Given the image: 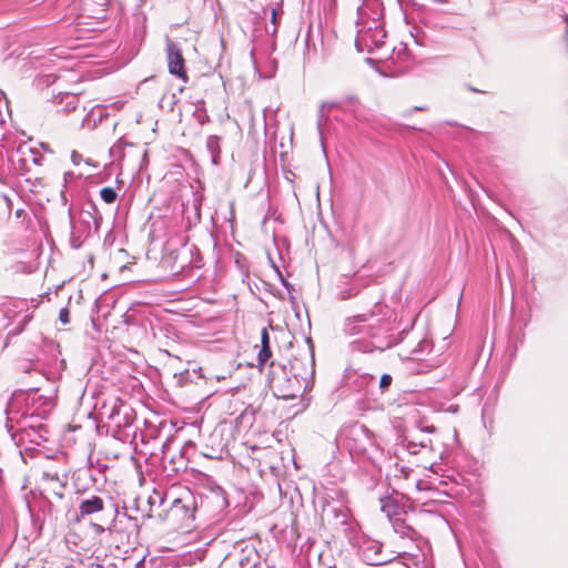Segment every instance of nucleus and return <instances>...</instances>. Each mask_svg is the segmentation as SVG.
Listing matches in <instances>:
<instances>
[{"label": "nucleus", "instance_id": "nucleus-1", "mask_svg": "<svg viewBox=\"0 0 568 568\" xmlns=\"http://www.w3.org/2000/svg\"><path fill=\"white\" fill-rule=\"evenodd\" d=\"M166 59L169 72L186 83L189 75L185 68V59L179 44L170 39L166 40Z\"/></svg>", "mask_w": 568, "mask_h": 568}, {"label": "nucleus", "instance_id": "nucleus-2", "mask_svg": "<svg viewBox=\"0 0 568 568\" xmlns=\"http://www.w3.org/2000/svg\"><path fill=\"white\" fill-rule=\"evenodd\" d=\"M169 514L175 519L187 520L193 517V508L191 507L189 500L183 498H175L172 501Z\"/></svg>", "mask_w": 568, "mask_h": 568}, {"label": "nucleus", "instance_id": "nucleus-3", "mask_svg": "<svg viewBox=\"0 0 568 568\" xmlns=\"http://www.w3.org/2000/svg\"><path fill=\"white\" fill-rule=\"evenodd\" d=\"M104 509V501L99 496H91L84 498L79 504V516L84 518L87 516L100 513Z\"/></svg>", "mask_w": 568, "mask_h": 568}, {"label": "nucleus", "instance_id": "nucleus-4", "mask_svg": "<svg viewBox=\"0 0 568 568\" xmlns=\"http://www.w3.org/2000/svg\"><path fill=\"white\" fill-rule=\"evenodd\" d=\"M108 10V0H87L83 14L92 19H103Z\"/></svg>", "mask_w": 568, "mask_h": 568}, {"label": "nucleus", "instance_id": "nucleus-5", "mask_svg": "<svg viewBox=\"0 0 568 568\" xmlns=\"http://www.w3.org/2000/svg\"><path fill=\"white\" fill-rule=\"evenodd\" d=\"M271 358H272V351H271L270 334H268L267 329L264 327L261 331V345H260V351L257 353L258 369L262 371L263 366Z\"/></svg>", "mask_w": 568, "mask_h": 568}, {"label": "nucleus", "instance_id": "nucleus-6", "mask_svg": "<svg viewBox=\"0 0 568 568\" xmlns=\"http://www.w3.org/2000/svg\"><path fill=\"white\" fill-rule=\"evenodd\" d=\"M162 264L169 268L173 274L181 272L186 265V258H181L178 251H171L162 257Z\"/></svg>", "mask_w": 568, "mask_h": 568}, {"label": "nucleus", "instance_id": "nucleus-7", "mask_svg": "<svg viewBox=\"0 0 568 568\" xmlns=\"http://www.w3.org/2000/svg\"><path fill=\"white\" fill-rule=\"evenodd\" d=\"M271 387L273 389L274 395L277 398H282V399H285V400L297 398V394L296 393L290 392L287 389H284V388L277 386V385H274L273 382H271Z\"/></svg>", "mask_w": 568, "mask_h": 568}, {"label": "nucleus", "instance_id": "nucleus-8", "mask_svg": "<svg viewBox=\"0 0 568 568\" xmlns=\"http://www.w3.org/2000/svg\"><path fill=\"white\" fill-rule=\"evenodd\" d=\"M101 199L106 203L111 204L116 200V192L113 187L105 186L100 191Z\"/></svg>", "mask_w": 568, "mask_h": 568}, {"label": "nucleus", "instance_id": "nucleus-9", "mask_svg": "<svg viewBox=\"0 0 568 568\" xmlns=\"http://www.w3.org/2000/svg\"><path fill=\"white\" fill-rule=\"evenodd\" d=\"M59 321L63 325H67V324L70 323V312H69L68 307H63V308L60 310V312H59Z\"/></svg>", "mask_w": 568, "mask_h": 568}, {"label": "nucleus", "instance_id": "nucleus-10", "mask_svg": "<svg viewBox=\"0 0 568 568\" xmlns=\"http://www.w3.org/2000/svg\"><path fill=\"white\" fill-rule=\"evenodd\" d=\"M392 384V376L388 374L382 375L379 379V387L386 389Z\"/></svg>", "mask_w": 568, "mask_h": 568}, {"label": "nucleus", "instance_id": "nucleus-11", "mask_svg": "<svg viewBox=\"0 0 568 568\" xmlns=\"http://www.w3.org/2000/svg\"><path fill=\"white\" fill-rule=\"evenodd\" d=\"M277 9L276 8H272L271 9V22L272 24L274 26V30H273V33H276V27H277Z\"/></svg>", "mask_w": 568, "mask_h": 568}, {"label": "nucleus", "instance_id": "nucleus-12", "mask_svg": "<svg viewBox=\"0 0 568 568\" xmlns=\"http://www.w3.org/2000/svg\"><path fill=\"white\" fill-rule=\"evenodd\" d=\"M23 213V210H17L16 215L19 217Z\"/></svg>", "mask_w": 568, "mask_h": 568}, {"label": "nucleus", "instance_id": "nucleus-13", "mask_svg": "<svg viewBox=\"0 0 568 568\" xmlns=\"http://www.w3.org/2000/svg\"><path fill=\"white\" fill-rule=\"evenodd\" d=\"M361 321H366V315H361Z\"/></svg>", "mask_w": 568, "mask_h": 568}]
</instances>
